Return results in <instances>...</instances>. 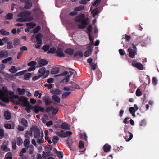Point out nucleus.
Returning a JSON list of instances; mask_svg holds the SVG:
<instances>
[{"label": "nucleus", "mask_w": 159, "mask_h": 159, "mask_svg": "<svg viewBox=\"0 0 159 159\" xmlns=\"http://www.w3.org/2000/svg\"><path fill=\"white\" fill-rule=\"evenodd\" d=\"M93 14L92 16L93 17H95L99 13V11L98 8H96L93 9L91 12Z\"/></svg>", "instance_id": "b1692460"}, {"label": "nucleus", "mask_w": 159, "mask_h": 159, "mask_svg": "<svg viewBox=\"0 0 159 159\" xmlns=\"http://www.w3.org/2000/svg\"><path fill=\"white\" fill-rule=\"evenodd\" d=\"M111 148V146L110 145L108 144H106L103 146V149L105 152H107L110 150Z\"/></svg>", "instance_id": "aec40b11"}, {"label": "nucleus", "mask_w": 159, "mask_h": 159, "mask_svg": "<svg viewBox=\"0 0 159 159\" xmlns=\"http://www.w3.org/2000/svg\"><path fill=\"white\" fill-rule=\"evenodd\" d=\"M16 143L17 145H18V146L21 145L23 143V140L22 139L20 138H18L16 141Z\"/></svg>", "instance_id": "603ef678"}, {"label": "nucleus", "mask_w": 159, "mask_h": 159, "mask_svg": "<svg viewBox=\"0 0 159 159\" xmlns=\"http://www.w3.org/2000/svg\"><path fill=\"white\" fill-rule=\"evenodd\" d=\"M38 108V106L35 105L34 106V112L36 113H38L39 111V110Z\"/></svg>", "instance_id": "774afa93"}, {"label": "nucleus", "mask_w": 159, "mask_h": 159, "mask_svg": "<svg viewBox=\"0 0 159 159\" xmlns=\"http://www.w3.org/2000/svg\"><path fill=\"white\" fill-rule=\"evenodd\" d=\"M27 72V70H25L24 71L19 72L16 74V76H20L24 74Z\"/></svg>", "instance_id": "13d9d810"}, {"label": "nucleus", "mask_w": 159, "mask_h": 159, "mask_svg": "<svg viewBox=\"0 0 159 159\" xmlns=\"http://www.w3.org/2000/svg\"><path fill=\"white\" fill-rule=\"evenodd\" d=\"M43 99L45 101V103L46 105H48L52 103V101L50 98V97L48 96H45L42 97Z\"/></svg>", "instance_id": "9d476101"}, {"label": "nucleus", "mask_w": 159, "mask_h": 159, "mask_svg": "<svg viewBox=\"0 0 159 159\" xmlns=\"http://www.w3.org/2000/svg\"><path fill=\"white\" fill-rule=\"evenodd\" d=\"M38 73L40 74V75L43 78H44L48 76L49 74V70H46L45 67H43L40 69L38 70Z\"/></svg>", "instance_id": "f03ea898"}, {"label": "nucleus", "mask_w": 159, "mask_h": 159, "mask_svg": "<svg viewBox=\"0 0 159 159\" xmlns=\"http://www.w3.org/2000/svg\"><path fill=\"white\" fill-rule=\"evenodd\" d=\"M96 75L97 77V80H99L101 78V76H102V74L101 72L99 70H97L96 71Z\"/></svg>", "instance_id": "f704fd0d"}, {"label": "nucleus", "mask_w": 159, "mask_h": 159, "mask_svg": "<svg viewBox=\"0 0 159 159\" xmlns=\"http://www.w3.org/2000/svg\"><path fill=\"white\" fill-rule=\"evenodd\" d=\"M7 48L8 49H11L13 48V45H12V42L9 41L7 42Z\"/></svg>", "instance_id": "09e8293b"}, {"label": "nucleus", "mask_w": 159, "mask_h": 159, "mask_svg": "<svg viewBox=\"0 0 159 159\" xmlns=\"http://www.w3.org/2000/svg\"><path fill=\"white\" fill-rule=\"evenodd\" d=\"M30 20H27L26 18H19L16 19V21L19 22H24L25 21H30Z\"/></svg>", "instance_id": "c03bdc74"}, {"label": "nucleus", "mask_w": 159, "mask_h": 159, "mask_svg": "<svg viewBox=\"0 0 159 159\" xmlns=\"http://www.w3.org/2000/svg\"><path fill=\"white\" fill-rule=\"evenodd\" d=\"M56 134L60 137L65 138L70 136L72 134V133L70 131L64 132V130H61V131L57 132Z\"/></svg>", "instance_id": "20e7f679"}, {"label": "nucleus", "mask_w": 159, "mask_h": 159, "mask_svg": "<svg viewBox=\"0 0 159 159\" xmlns=\"http://www.w3.org/2000/svg\"><path fill=\"white\" fill-rule=\"evenodd\" d=\"M88 18H87L86 19H84L81 21V24H80L78 25V28L80 29H83L86 26L88 25L87 21Z\"/></svg>", "instance_id": "6e6552de"}, {"label": "nucleus", "mask_w": 159, "mask_h": 159, "mask_svg": "<svg viewBox=\"0 0 159 159\" xmlns=\"http://www.w3.org/2000/svg\"><path fill=\"white\" fill-rule=\"evenodd\" d=\"M84 147V143L82 141H80L79 142V147L80 148L82 149Z\"/></svg>", "instance_id": "052dcab7"}, {"label": "nucleus", "mask_w": 159, "mask_h": 159, "mask_svg": "<svg viewBox=\"0 0 159 159\" xmlns=\"http://www.w3.org/2000/svg\"><path fill=\"white\" fill-rule=\"evenodd\" d=\"M17 71V70L15 66H12L11 67V68L9 70V71L12 73H15Z\"/></svg>", "instance_id": "7c9ffc66"}, {"label": "nucleus", "mask_w": 159, "mask_h": 159, "mask_svg": "<svg viewBox=\"0 0 159 159\" xmlns=\"http://www.w3.org/2000/svg\"><path fill=\"white\" fill-rule=\"evenodd\" d=\"M138 44L137 41H135L134 43H132L131 45L133 49L131 48H129L128 49V51L129 52V56L131 58H134L135 56L137 54V49L136 48Z\"/></svg>", "instance_id": "f257e3e1"}, {"label": "nucleus", "mask_w": 159, "mask_h": 159, "mask_svg": "<svg viewBox=\"0 0 159 159\" xmlns=\"http://www.w3.org/2000/svg\"><path fill=\"white\" fill-rule=\"evenodd\" d=\"M26 25L29 27L30 28H32L36 26V25L35 23H29L26 24Z\"/></svg>", "instance_id": "de8ad7c7"}, {"label": "nucleus", "mask_w": 159, "mask_h": 159, "mask_svg": "<svg viewBox=\"0 0 159 159\" xmlns=\"http://www.w3.org/2000/svg\"><path fill=\"white\" fill-rule=\"evenodd\" d=\"M92 51L91 48H89L88 50L86 51L84 53V56L86 57H87L90 56Z\"/></svg>", "instance_id": "cd10ccee"}, {"label": "nucleus", "mask_w": 159, "mask_h": 159, "mask_svg": "<svg viewBox=\"0 0 159 159\" xmlns=\"http://www.w3.org/2000/svg\"><path fill=\"white\" fill-rule=\"evenodd\" d=\"M25 5L24 7L27 9H30L32 7V3L30 2H25Z\"/></svg>", "instance_id": "393cba45"}, {"label": "nucleus", "mask_w": 159, "mask_h": 159, "mask_svg": "<svg viewBox=\"0 0 159 159\" xmlns=\"http://www.w3.org/2000/svg\"><path fill=\"white\" fill-rule=\"evenodd\" d=\"M41 27L40 26H38L36 28H34L33 33H37L40 30Z\"/></svg>", "instance_id": "3c124183"}, {"label": "nucleus", "mask_w": 159, "mask_h": 159, "mask_svg": "<svg viewBox=\"0 0 159 159\" xmlns=\"http://www.w3.org/2000/svg\"><path fill=\"white\" fill-rule=\"evenodd\" d=\"M71 93L70 92H64L62 95V98L63 99L66 98Z\"/></svg>", "instance_id": "79ce46f5"}, {"label": "nucleus", "mask_w": 159, "mask_h": 159, "mask_svg": "<svg viewBox=\"0 0 159 159\" xmlns=\"http://www.w3.org/2000/svg\"><path fill=\"white\" fill-rule=\"evenodd\" d=\"M0 33L2 35L6 36L9 35L10 34L9 32L6 31L3 29H2L0 30Z\"/></svg>", "instance_id": "c85d7f7f"}, {"label": "nucleus", "mask_w": 159, "mask_h": 159, "mask_svg": "<svg viewBox=\"0 0 159 159\" xmlns=\"http://www.w3.org/2000/svg\"><path fill=\"white\" fill-rule=\"evenodd\" d=\"M1 149L2 151H10L9 148H8L6 145H2L1 147Z\"/></svg>", "instance_id": "a19ab883"}, {"label": "nucleus", "mask_w": 159, "mask_h": 159, "mask_svg": "<svg viewBox=\"0 0 159 159\" xmlns=\"http://www.w3.org/2000/svg\"><path fill=\"white\" fill-rule=\"evenodd\" d=\"M13 15L11 13L7 14L5 16V18L8 20H11L12 18Z\"/></svg>", "instance_id": "49530a36"}, {"label": "nucleus", "mask_w": 159, "mask_h": 159, "mask_svg": "<svg viewBox=\"0 0 159 159\" xmlns=\"http://www.w3.org/2000/svg\"><path fill=\"white\" fill-rule=\"evenodd\" d=\"M56 154L57 156L60 158H63V154L62 152L61 151H58Z\"/></svg>", "instance_id": "8fccbe9b"}, {"label": "nucleus", "mask_w": 159, "mask_h": 159, "mask_svg": "<svg viewBox=\"0 0 159 159\" xmlns=\"http://www.w3.org/2000/svg\"><path fill=\"white\" fill-rule=\"evenodd\" d=\"M101 2V0H96L92 4L94 6H97Z\"/></svg>", "instance_id": "e2e57ef3"}, {"label": "nucleus", "mask_w": 159, "mask_h": 159, "mask_svg": "<svg viewBox=\"0 0 159 159\" xmlns=\"http://www.w3.org/2000/svg\"><path fill=\"white\" fill-rule=\"evenodd\" d=\"M87 30L89 34H90L92 32V27L91 25H89L87 28Z\"/></svg>", "instance_id": "bf43d9fd"}, {"label": "nucleus", "mask_w": 159, "mask_h": 159, "mask_svg": "<svg viewBox=\"0 0 159 159\" xmlns=\"http://www.w3.org/2000/svg\"><path fill=\"white\" fill-rule=\"evenodd\" d=\"M61 127L62 129L66 130H69L70 129V126L69 125L66 123H62L61 125Z\"/></svg>", "instance_id": "2eb2a0df"}, {"label": "nucleus", "mask_w": 159, "mask_h": 159, "mask_svg": "<svg viewBox=\"0 0 159 159\" xmlns=\"http://www.w3.org/2000/svg\"><path fill=\"white\" fill-rule=\"evenodd\" d=\"M84 18V14H82L76 17V20L77 22H80Z\"/></svg>", "instance_id": "412c9836"}, {"label": "nucleus", "mask_w": 159, "mask_h": 159, "mask_svg": "<svg viewBox=\"0 0 159 159\" xmlns=\"http://www.w3.org/2000/svg\"><path fill=\"white\" fill-rule=\"evenodd\" d=\"M56 56L59 57H65V55L63 53V50L61 48H58L56 51Z\"/></svg>", "instance_id": "0eeeda50"}, {"label": "nucleus", "mask_w": 159, "mask_h": 159, "mask_svg": "<svg viewBox=\"0 0 159 159\" xmlns=\"http://www.w3.org/2000/svg\"><path fill=\"white\" fill-rule=\"evenodd\" d=\"M142 94V92L140 91L139 89L138 88L136 92V95L137 96H140Z\"/></svg>", "instance_id": "4d7b16f0"}, {"label": "nucleus", "mask_w": 159, "mask_h": 159, "mask_svg": "<svg viewBox=\"0 0 159 159\" xmlns=\"http://www.w3.org/2000/svg\"><path fill=\"white\" fill-rule=\"evenodd\" d=\"M70 83L71 84V85L70 86L71 88L72 89V91L74 90V89H80V86L75 83L71 81L70 82Z\"/></svg>", "instance_id": "f3484780"}, {"label": "nucleus", "mask_w": 159, "mask_h": 159, "mask_svg": "<svg viewBox=\"0 0 159 159\" xmlns=\"http://www.w3.org/2000/svg\"><path fill=\"white\" fill-rule=\"evenodd\" d=\"M5 159H12V155L11 152L7 153L5 156Z\"/></svg>", "instance_id": "473e14b6"}, {"label": "nucleus", "mask_w": 159, "mask_h": 159, "mask_svg": "<svg viewBox=\"0 0 159 159\" xmlns=\"http://www.w3.org/2000/svg\"><path fill=\"white\" fill-rule=\"evenodd\" d=\"M8 56V52L7 50H2L0 51V59L5 58Z\"/></svg>", "instance_id": "f8f14e48"}, {"label": "nucleus", "mask_w": 159, "mask_h": 159, "mask_svg": "<svg viewBox=\"0 0 159 159\" xmlns=\"http://www.w3.org/2000/svg\"><path fill=\"white\" fill-rule=\"evenodd\" d=\"M27 12H21L18 15V17H24L26 16V14Z\"/></svg>", "instance_id": "0e129e2a"}, {"label": "nucleus", "mask_w": 159, "mask_h": 159, "mask_svg": "<svg viewBox=\"0 0 159 159\" xmlns=\"http://www.w3.org/2000/svg\"><path fill=\"white\" fill-rule=\"evenodd\" d=\"M20 42V39L17 38H16L14 39L13 44L15 46H16L19 45Z\"/></svg>", "instance_id": "2f4dec72"}, {"label": "nucleus", "mask_w": 159, "mask_h": 159, "mask_svg": "<svg viewBox=\"0 0 159 159\" xmlns=\"http://www.w3.org/2000/svg\"><path fill=\"white\" fill-rule=\"evenodd\" d=\"M0 98L5 102L8 103L9 102V97L8 95L2 91H0Z\"/></svg>", "instance_id": "39448f33"}, {"label": "nucleus", "mask_w": 159, "mask_h": 159, "mask_svg": "<svg viewBox=\"0 0 159 159\" xmlns=\"http://www.w3.org/2000/svg\"><path fill=\"white\" fill-rule=\"evenodd\" d=\"M88 36L89 39L90 40L91 42V44H89V48H91V44L93 45V40L94 38H92L91 35L90 34H88Z\"/></svg>", "instance_id": "4c0bfd02"}, {"label": "nucleus", "mask_w": 159, "mask_h": 159, "mask_svg": "<svg viewBox=\"0 0 159 159\" xmlns=\"http://www.w3.org/2000/svg\"><path fill=\"white\" fill-rule=\"evenodd\" d=\"M52 99L55 102L57 103H60L61 101L60 98L56 95H53L52 97Z\"/></svg>", "instance_id": "5701e85b"}, {"label": "nucleus", "mask_w": 159, "mask_h": 159, "mask_svg": "<svg viewBox=\"0 0 159 159\" xmlns=\"http://www.w3.org/2000/svg\"><path fill=\"white\" fill-rule=\"evenodd\" d=\"M30 130L34 133V137L35 138H39L40 137V129L36 126H32Z\"/></svg>", "instance_id": "7ed1b4c3"}, {"label": "nucleus", "mask_w": 159, "mask_h": 159, "mask_svg": "<svg viewBox=\"0 0 159 159\" xmlns=\"http://www.w3.org/2000/svg\"><path fill=\"white\" fill-rule=\"evenodd\" d=\"M19 101L23 102V105L25 107H28L29 103L27 99L25 97H22L19 98Z\"/></svg>", "instance_id": "9b49d317"}, {"label": "nucleus", "mask_w": 159, "mask_h": 159, "mask_svg": "<svg viewBox=\"0 0 159 159\" xmlns=\"http://www.w3.org/2000/svg\"><path fill=\"white\" fill-rule=\"evenodd\" d=\"M56 48L54 47H52L48 51L47 53L48 54L54 53L55 52L56 53Z\"/></svg>", "instance_id": "37998d69"}, {"label": "nucleus", "mask_w": 159, "mask_h": 159, "mask_svg": "<svg viewBox=\"0 0 159 159\" xmlns=\"http://www.w3.org/2000/svg\"><path fill=\"white\" fill-rule=\"evenodd\" d=\"M61 91L58 89L54 88L52 89L50 93L54 95H58L61 94Z\"/></svg>", "instance_id": "ddd939ff"}, {"label": "nucleus", "mask_w": 159, "mask_h": 159, "mask_svg": "<svg viewBox=\"0 0 159 159\" xmlns=\"http://www.w3.org/2000/svg\"><path fill=\"white\" fill-rule=\"evenodd\" d=\"M4 116L7 120H9L11 118V115L8 111H6L4 113Z\"/></svg>", "instance_id": "4be33fe9"}, {"label": "nucleus", "mask_w": 159, "mask_h": 159, "mask_svg": "<svg viewBox=\"0 0 159 159\" xmlns=\"http://www.w3.org/2000/svg\"><path fill=\"white\" fill-rule=\"evenodd\" d=\"M129 111L133 117H135V113L136 111L135 110L134 107H130L129 109Z\"/></svg>", "instance_id": "bb28decb"}, {"label": "nucleus", "mask_w": 159, "mask_h": 159, "mask_svg": "<svg viewBox=\"0 0 159 159\" xmlns=\"http://www.w3.org/2000/svg\"><path fill=\"white\" fill-rule=\"evenodd\" d=\"M132 64L133 66L136 67L139 70H143V65L140 63L137 62L135 60L132 61Z\"/></svg>", "instance_id": "423d86ee"}, {"label": "nucleus", "mask_w": 159, "mask_h": 159, "mask_svg": "<svg viewBox=\"0 0 159 159\" xmlns=\"http://www.w3.org/2000/svg\"><path fill=\"white\" fill-rule=\"evenodd\" d=\"M32 75L31 73H26L24 75V78L26 80H28L30 78L32 77Z\"/></svg>", "instance_id": "58836bf2"}, {"label": "nucleus", "mask_w": 159, "mask_h": 159, "mask_svg": "<svg viewBox=\"0 0 159 159\" xmlns=\"http://www.w3.org/2000/svg\"><path fill=\"white\" fill-rule=\"evenodd\" d=\"M126 135L125 137V139L126 141H129L131 140L133 137V134L129 132H127L125 129H124Z\"/></svg>", "instance_id": "1a4fd4ad"}, {"label": "nucleus", "mask_w": 159, "mask_h": 159, "mask_svg": "<svg viewBox=\"0 0 159 159\" xmlns=\"http://www.w3.org/2000/svg\"><path fill=\"white\" fill-rule=\"evenodd\" d=\"M53 111L52 113V115H55L59 111V109L58 108H53Z\"/></svg>", "instance_id": "338daca9"}, {"label": "nucleus", "mask_w": 159, "mask_h": 159, "mask_svg": "<svg viewBox=\"0 0 159 159\" xmlns=\"http://www.w3.org/2000/svg\"><path fill=\"white\" fill-rule=\"evenodd\" d=\"M30 143V141L28 139H25L24 141V145L25 147L27 148V149H28Z\"/></svg>", "instance_id": "ea45409f"}, {"label": "nucleus", "mask_w": 159, "mask_h": 159, "mask_svg": "<svg viewBox=\"0 0 159 159\" xmlns=\"http://www.w3.org/2000/svg\"><path fill=\"white\" fill-rule=\"evenodd\" d=\"M42 37L43 35L41 34L40 33L37 34L35 37L37 42L42 43Z\"/></svg>", "instance_id": "6ab92c4d"}, {"label": "nucleus", "mask_w": 159, "mask_h": 159, "mask_svg": "<svg viewBox=\"0 0 159 159\" xmlns=\"http://www.w3.org/2000/svg\"><path fill=\"white\" fill-rule=\"evenodd\" d=\"M84 6L83 5L80 6L76 8H75L74 10L75 11H81L84 8Z\"/></svg>", "instance_id": "c9c22d12"}, {"label": "nucleus", "mask_w": 159, "mask_h": 159, "mask_svg": "<svg viewBox=\"0 0 159 159\" xmlns=\"http://www.w3.org/2000/svg\"><path fill=\"white\" fill-rule=\"evenodd\" d=\"M79 56L81 57L83 56V53L81 51H77L74 54V57H76L77 56Z\"/></svg>", "instance_id": "e433bc0d"}, {"label": "nucleus", "mask_w": 159, "mask_h": 159, "mask_svg": "<svg viewBox=\"0 0 159 159\" xmlns=\"http://www.w3.org/2000/svg\"><path fill=\"white\" fill-rule=\"evenodd\" d=\"M48 63V61L45 59H42L38 61V64L40 67L44 66Z\"/></svg>", "instance_id": "4468645a"}, {"label": "nucleus", "mask_w": 159, "mask_h": 159, "mask_svg": "<svg viewBox=\"0 0 159 159\" xmlns=\"http://www.w3.org/2000/svg\"><path fill=\"white\" fill-rule=\"evenodd\" d=\"M59 72V67H55L52 68L51 70V73L52 74H56L58 73Z\"/></svg>", "instance_id": "a211bd4d"}, {"label": "nucleus", "mask_w": 159, "mask_h": 159, "mask_svg": "<svg viewBox=\"0 0 159 159\" xmlns=\"http://www.w3.org/2000/svg\"><path fill=\"white\" fill-rule=\"evenodd\" d=\"M18 91L20 95H23L25 93V90L23 89L18 88Z\"/></svg>", "instance_id": "a18cd8bd"}, {"label": "nucleus", "mask_w": 159, "mask_h": 159, "mask_svg": "<svg viewBox=\"0 0 159 159\" xmlns=\"http://www.w3.org/2000/svg\"><path fill=\"white\" fill-rule=\"evenodd\" d=\"M21 123L25 127H27L28 125L27 120L24 118H22L21 120Z\"/></svg>", "instance_id": "a878e982"}, {"label": "nucleus", "mask_w": 159, "mask_h": 159, "mask_svg": "<svg viewBox=\"0 0 159 159\" xmlns=\"http://www.w3.org/2000/svg\"><path fill=\"white\" fill-rule=\"evenodd\" d=\"M97 65L96 64H95L94 63H92L91 64H90V66L91 68V69L93 70H95L96 68Z\"/></svg>", "instance_id": "6e6d98bb"}, {"label": "nucleus", "mask_w": 159, "mask_h": 159, "mask_svg": "<svg viewBox=\"0 0 159 159\" xmlns=\"http://www.w3.org/2000/svg\"><path fill=\"white\" fill-rule=\"evenodd\" d=\"M59 140V138L57 136H54L52 139V141L54 144L55 145L57 143V141Z\"/></svg>", "instance_id": "72a5a7b5"}, {"label": "nucleus", "mask_w": 159, "mask_h": 159, "mask_svg": "<svg viewBox=\"0 0 159 159\" xmlns=\"http://www.w3.org/2000/svg\"><path fill=\"white\" fill-rule=\"evenodd\" d=\"M146 125V122L145 120H142L140 122L139 125L140 126H145Z\"/></svg>", "instance_id": "680f3d73"}, {"label": "nucleus", "mask_w": 159, "mask_h": 159, "mask_svg": "<svg viewBox=\"0 0 159 159\" xmlns=\"http://www.w3.org/2000/svg\"><path fill=\"white\" fill-rule=\"evenodd\" d=\"M64 52L71 56L74 54V50L72 48H68L65 50Z\"/></svg>", "instance_id": "dca6fc26"}, {"label": "nucleus", "mask_w": 159, "mask_h": 159, "mask_svg": "<svg viewBox=\"0 0 159 159\" xmlns=\"http://www.w3.org/2000/svg\"><path fill=\"white\" fill-rule=\"evenodd\" d=\"M54 108L53 106H51L50 107H47L46 108V111L47 112H49Z\"/></svg>", "instance_id": "69168bd1"}, {"label": "nucleus", "mask_w": 159, "mask_h": 159, "mask_svg": "<svg viewBox=\"0 0 159 159\" xmlns=\"http://www.w3.org/2000/svg\"><path fill=\"white\" fill-rule=\"evenodd\" d=\"M36 64V62L35 61H31L28 63V66L34 67L35 66Z\"/></svg>", "instance_id": "864d4df0"}, {"label": "nucleus", "mask_w": 159, "mask_h": 159, "mask_svg": "<svg viewBox=\"0 0 159 159\" xmlns=\"http://www.w3.org/2000/svg\"><path fill=\"white\" fill-rule=\"evenodd\" d=\"M50 46L49 45H46L43 46L42 49L44 50L45 52H46L48 50Z\"/></svg>", "instance_id": "5fc2aeb1"}, {"label": "nucleus", "mask_w": 159, "mask_h": 159, "mask_svg": "<svg viewBox=\"0 0 159 159\" xmlns=\"http://www.w3.org/2000/svg\"><path fill=\"white\" fill-rule=\"evenodd\" d=\"M12 60V57H9L2 60V63L6 64L8 62H9L10 63H10V62Z\"/></svg>", "instance_id": "c756f323"}]
</instances>
